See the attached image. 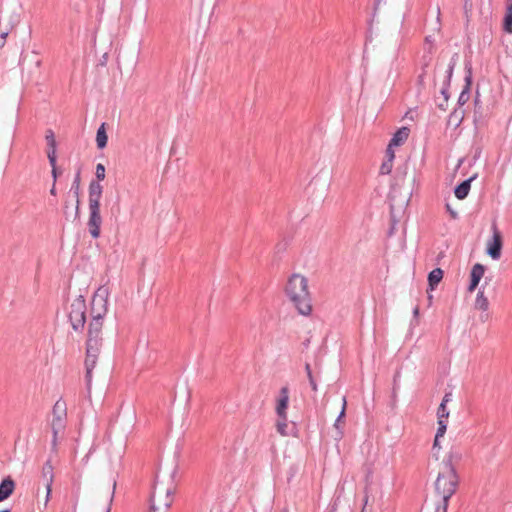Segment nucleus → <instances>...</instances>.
Instances as JSON below:
<instances>
[{
    "mask_svg": "<svg viewBox=\"0 0 512 512\" xmlns=\"http://www.w3.org/2000/svg\"><path fill=\"white\" fill-rule=\"evenodd\" d=\"M106 176V169L105 166L102 163H98L96 165V171H95V181L101 182L105 179Z\"/></svg>",
    "mask_w": 512,
    "mask_h": 512,
    "instance_id": "obj_31",
    "label": "nucleus"
},
{
    "mask_svg": "<svg viewBox=\"0 0 512 512\" xmlns=\"http://www.w3.org/2000/svg\"><path fill=\"white\" fill-rule=\"evenodd\" d=\"M452 400V393H446L442 399L440 405L446 406L448 402Z\"/></svg>",
    "mask_w": 512,
    "mask_h": 512,
    "instance_id": "obj_41",
    "label": "nucleus"
},
{
    "mask_svg": "<svg viewBox=\"0 0 512 512\" xmlns=\"http://www.w3.org/2000/svg\"><path fill=\"white\" fill-rule=\"evenodd\" d=\"M452 216L455 218L457 216V213L456 212H453L452 213Z\"/></svg>",
    "mask_w": 512,
    "mask_h": 512,
    "instance_id": "obj_59",
    "label": "nucleus"
},
{
    "mask_svg": "<svg viewBox=\"0 0 512 512\" xmlns=\"http://www.w3.org/2000/svg\"><path fill=\"white\" fill-rule=\"evenodd\" d=\"M289 405V387L283 386L279 391V396L276 400L275 412L278 418H285L287 416V409Z\"/></svg>",
    "mask_w": 512,
    "mask_h": 512,
    "instance_id": "obj_9",
    "label": "nucleus"
},
{
    "mask_svg": "<svg viewBox=\"0 0 512 512\" xmlns=\"http://www.w3.org/2000/svg\"><path fill=\"white\" fill-rule=\"evenodd\" d=\"M115 487H116V482L114 481V483H113V491L115 490ZM113 494H114V492L112 493L111 499H113ZM111 501H112V500H110V502H111Z\"/></svg>",
    "mask_w": 512,
    "mask_h": 512,
    "instance_id": "obj_54",
    "label": "nucleus"
},
{
    "mask_svg": "<svg viewBox=\"0 0 512 512\" xmlns=\"http://www.w3.org/2000/svg\"><path fill=\"white\" fill-rule=\"evenodd\" d=\"M50 194L54 195V196L56 195V183H54V182H53L52 187L50 189Z\"/></svg>",
    "mask_w": 512,
    "mask_h": 512,
    "instance_id": "obj_44",
    "label": "nucleus"
},
{
    "mask_svg": "<svg viewBox=\"0 0 512 512\" xmlns=\"http://www.w3.org/2000/svg\"><path fill=\"white\" fill-rule=\"evenodd\" d=\"M104 320L91 318L88 324V336H102V328H103Z\"/></svg>",
    "mask_w": 512,
    "mask_h": 512,
    "instance_id": "obj_18",
    "label": "nucleus"
},
{
    "mask_svg": "<svg viewBox=\"0 0 512 512\" xmlns=\"http://www.w3.org/2000/svg\"><path fill=\"white\" fill-rule=\"evenodd\" d=\"M15 490V481L10 477H5L0 482V502L8 499Z\"/></svg>",
    "mask_w": 512,
    "mask_h": 512,
    "instance_id": "obj_12",
    "label": "nucleus"
},
{
    "mask_svg": "<svg viewBox=\"0 0 512 512\" xmlns=\"http://www.w3.org/2000/svg\"><path fill=\"white\" fill-rule=\"evenodd\" d=\"M88 194H89V198H88L89 207L100 206V200H101L102 195H98L97 193H90V192H88Z\"/></svg>",
    "mask_w": 512,
    "mask_h": 512,
    "instance_id": "obj_34",
    "label": "nucleus"
},
{
    "mask_svg": "<svg viewBox=\"0 0 512 512\" xmlns=\"http://www.w3.org/2000/svg\"><path fill=\"white\" fill-rule=\"evenodd\" d=\"M398 377H399V373H396L394 376V390L396 389V383H397Z\"/></svg>",
    "mask_w": 512,
    "mask_h": 512,
    "instance_id": "obj_48",
    "label": "nucleus"
},
{
    "mask_svg": "<svg viewBox=\"0 0 512 512\" xmlns=\"http://www.w3.org/2000/svg\"><path fill=\"white\" fill-rule=\"evenodd\" d=\"M41 477L44 481L45 488H46L45 505H47V503L51 497L52 484L54 481V472H53V466H52L51 459H48L44 463V465L42 467Z\"/></svg>",
    "mask_w": 512,
    "mask_h": 512,
    "instance_id": "obj_8",
    "label": "nucleus"
},
{
    "mask_svg": "<svg viewBox=\"0 0 512 512\" xmlns=\"http://www.w3.org/2000/svg\"><path fill=\"white\" fill-rule=\"evenodd\" d=\"M476 178V175L470 177L469 179L463 181L461 184H459L456 188H455V196L460 199V200H463L467 197L469 191H470V188H471V182Z\"/></svg>",
    "mask_w": 512,
    "mask_h": 512,
    "instance_id": "obj_16",
    "label": "nucleus"
},
{
    "mask_svg": "<svg viewBox=\"0 0 512 512\" xmlns=\"http://www.w3.org/2000/svg\"><path fill=\"white\" fill-rule=\"evenodd\" d=\"M108 296V288L105 286H101L96 290L91 300V318L104 320V317L108 312Z\"/></svg>",
    "mask_w": 512,
    "mask_h": 512,
    "instance_id": "obj_4",
    "label": "nucleus"
},
{
    "mask_svg": "<svg viewBox=\"0 0 512 512\" xmlns=\"http://www.w3.org/2000/svg\"><path fill=\"white\" fill-rule=\"evenodd\" d=\"M465 92H462V94L460 95V98L459 100L462 101V102H465Z\"/></svg>",
    "mask_w": 512,
    "mask_h": 512,
    "instance_id": "obj_50",
    "label": "nucleus"
},
{
    "mask_svg": "<svg viewBox=\"0 0 512 512\" xmlns=\"http://www.w3.org/2000/svg\"><path fill=\"white\" fill-rule=\"evenodd\" d=\"M479 282L480 281L476 278H470V284L468 286V291L473 292L477 288Z\"/></svg>",
    "mask_w": 512,
    "mask_h": 512,
    "instance_id": "obj_40",
    "label": "nucleus"
},
{
    "mask_svg": "<svg viewBox=\"0 0 512 512\" xmlns=\"http://www.w3.org/2000/svg\"><path fill=\"white\" fill-rule=\"evenodd\" d=\"M434 448H436L437 446H439V441L436 442V438L434 439V444H433Z\"/></svg>",
    "mask_w": 512,
    "mask_h": 512,
    "instance_id": "obj_55",
    "label": "nucleus"
},
{
    "mask_svg": "<svg viewBox=\"0 0 512 512\" xmlns=\"http://www.w3.org/2000/svg\"><path fill=\"white\" fill-rule=\"evenodd\" d=\"M106 512H110V505L107 507Z\"/></svg>",
    "mask_w": 512,
    "mask_h": 512,
    "instance_id": "obj_60",
    "label": "nucleus"
},
{
    "mask_svg": "<svg viewBox=\"0 0 512 512\" xmlns=\"http://www.w3.org/2000/svg\"><path fill=\"white\" fill-rule=\"evenodd\" d=\"M465 92H462V94L460 95V98L459 100L462 101V102H465Z\"/></svg>",
    "mask_w": 512,
    "mask_h": 512,
    "instance_id": "obj_49",
    "label": "nucleus"
},
{
    "mask_svg": "<svg viewBox=\"0 0 512 512\" xmlns=\"http://www.w3.org/2000/svg\"><path fill=\"white\" fill-rule=\"evenodd\" d=\"M86 302L82 295H79L70 305L68 320L75 332H83L86 323Z\"/></svg>",
    "mask_w": 512,
    "mask_h": 512,
    "instance_id": "obj_3",
    "label": "nucleus"
},
{
    "mask_svg": "<svg viewBox=\"0 0 512 512\" xmlns=\"http://www.w3.org/2000/svg\"><path fill=\"white\" fill-rule=\"evenodd\" d=\"M49 164L52 167L51 174H52L53 182L56 183L58 176L61 174V171L57 167V159H55V162H53V163L49 162Z\"/></svg>",
    "mask_w": 512,
    "mask_h": 512,
    "instance_id": "obj_37",
    "label": "nucleus"
},
{
    "mask_svg": "<svg viewBox=\"0 0 512 512\" xmlns=\"http://www.w3.org/2000/svg\"><path fill=\"white\" fill-rule=\"evenodd\" d=\"M103 344V338L102 336H88L86 340V347H95L101 349Z\"/></svg>",
    "mask_w": 512,
    "mask_h": 512,
    "instance_id": "obj_25",
    "label": "nucleus"
},
{
    "mask_svg": "<svg viewBox=\"0 0 512 512\" xmlns=\"http://www.w3.org/2000/svg\"><path fill=\"white\" fill-rule=\"evenodd\" d=\"M65 417L66 416V405L65 403H61L57 401L53 406V417Z\"/></svg>",
    "mask_w": 512,
    "mask_h": 512,
    "instance_id": "obj_28",
    "label": "nucleus"
},
{
    "mask_svg": "<svg viewBox=\"0 0 512 512\" xmlns=\"http://www.w3.org/2000/svg\"><path fill=\"white\" fill-rule=\"evenodd\" d=\"M475 309L486 312L489 308V301L488 298L484 295L483 291H479L477 293L476 299H475Z\"/></svg>",
    "mask_w": 512,
    "mask_h": 512,
    "instance_id": "obj_22",
    "label": "nucleus"
},
{
    "mask_svg": "<svg viewBox=\"0 0 512 512\" xmlns=\"http://www.w3.org/2000/svg\"><path fill=\"white\" fill-rule=\"evenodd\" d=\"M56 445H57V436H55V434H53V439H52V446H53V449L56 448Z\"/></svg>",
    "mask_w": 512,
    "mask_h": 512,
    "instance_id": "obj_45",
    "label": "nucleus"
},
{
    "mask_svg": "<svg viewBox=\"0 0 512 512\" xmlns=\"http://www.w3.org/2000/svg\"><path fill=\"white\" fill-rule=\"evenodd\" d=\"M452 70H453V67H452V66H450V69H449V75H451Z\"/></svg>",
    "mask_w": 512,
    "mask_h": 512,
    "instance_id": "obj_58",
    "label": "nucleus"
},
{
    "mask_svg": "<svg viewBox=\"0 0 512 512\" xmlns=\"http://www.w3.org/2000/svg\"><path fill=\"white\" fill-rule=\"evenodd\" d=\"M412 112H413V110H411V109L409 111H407L405 117H409L410 119H413V116L411 115Z\"/></svg>",
    "mask_w": 512,
    "mask_h": 512,
    "instance_id": "obj_47",
    "label": "nucleus"
},
{
    "mask_svg": "<svg viewBox=\"0 0 512 512\" xmlns=\"http://www.w3.org/2000/svg\"><path fill=\"white\" fill-rule=\"evenodd\" d=\"M287 420H288V416H285V418H278L277 420V423H276V428H277V432L280 433L281 435L283 436H286L287 435Z\"/></svg>",
    "mask_w": 512,
    "mask_h": 512,
    "instance_id": "obj_30",
    "label": "nucleus"
},
{
    "mask_svg": "<svg viewBox=\"0 0 512 512\" xmlns=\"http://www.w3.org/2000/svg\"><path fill=\"white\" fill-rule=\"evenodd\" d=\"M432 42H433V40H432L431 36H428L425 38V45L427 46L429 51L431 50Z\"/></svg>",
    "mask_w": 512,
    "mask_h": 512,
    "instance_id": "obj_42",
    "label": "nucleus"
},
{
    "mask_svg": "<svg viewBox=\"0 0 512 512\" xmlns=\"http://www.w3.org/2000/svg\"><path fill=\"white\" fill-rule=\"evenodd\" d=\"M101 349L95 348L93 346L86 347V355H85V380L88 390H90L91 382H92V372L95 368L98 360V356L100 354Z\"/></svg>",
    "mask_w": 512,
    "mask_h": 512,
    "instance_id": "obj_6",
    "label": "nucleus"
},
{
    "mask_svg": "<svg viewBox=\"0 0 512 512\" xmlns=\"http://www.w3.org/2000/svg\"><path fill=\"white\" fill-rule=\"evenodd\" d=\"M458 475L454 465L441 464L435 481V494L432 498L448 504L449 499L456 492Z\"/></svg>",
    "mask_w": 512,
    "mask_h": 512,
    "instance_id": "obj_2",
    "label": "nucleus"
},
{
    "mask_svg": "<svg viewBox=\"0 0 512 512\" xmlns=\"http://www.w3.org/2000/svg\"><path fill=\"white\" fill-rule=\"evenodd\" d=\"M447 507V503L431 497L424 502L421 512H447Z\"/></svg>",
    "mask_w": 512,
    "mask_h": 512,
    "instance_id": "obj_11",
    "label": "nucleus"
},
{
    "mask_svg": "<svg viewBox=\"0 0 512 512\" xmlns=\"http://www.w3.org/2000/svg\"><path fill=\"white\" fill-rule=\"evenodd\" d=\"M443 279V271L441 268L433 269L428 275V284L429 290L433 291L435 287L441 282Z\"/></svg>",
    "mask_w": 512,
    "mask_h": 512,
    "instance_id": "obj_19",
    "label": "nucleus"
},
{
    "mask_svg": "<svg viewBox=\"0 0 512 512\" xmlns=\"http://www.w3.org/2000/svg\"><path fill=\"white\" fill-rule=\"evenodd\" d=\"M465 92H462V94L460 95V98L459 100L462 101V102H465Z\"/></svg>",
    "mask_w": 512,
    "mask_h": 512,
    "instance_id": "obj_51",
    "label": "nucleus"
},
{
    "mask_svg": "<svg viewBox=\"0 0 512 512\" xmlns=\"http://www.w3.org/2000/svg\"><path fill=\"white\" fill-rule=\"evenodd\" d=\"M437 424H438V428H437L436 435H435L436 442H438L439 439L444 436L446 429H447V422L445 420L437 421Z\"/></svg>",
    "mask_w": 512,
    "mask_h": 512,
    "instance_id": "obj_33",
    "label": "nucleus"
},
{
    "mask_svg": "<svg viewBox=\"0 0 512 512\" xmlns=\"http://www.w3.org/2000/svg\"><path fill=\"white\" fill-rule=\"evenodd\" d=\"M8 34V30H0V49L5 45Z\"/></svg>",
    "mask_w": 512,
    "mask_h": 512,
    "instance_id": "obj_39",
    "label": "nucleus"
},
{
    "mask_svg": "<svg viewBox=\"0 0 512 512\" xmlns=\"http://www.w3.org/2000/svg\"><path fill=\"white\" fill-rule=\"evenodd\" d=\"M401 209H396L393 203H390V222L391 226L388 231V235L391 236L394 233L395 226L399 222L398 216H400Z\"/></svg>",
    "mask_w": 512,
    "mask_h": 512,
    "instance_id": "obj_21",
    "label": "nucleus"
},
{
    "mask_svg": "<svg viewBox=\"0 0 512 512\" xmlns=\"http://www.w3.org/2000/svg\"><path fill=\"white\" fill-rule=\"evenodd\" d=\"M413 318L416 319V306L412 309Z\"/></svg>",
    "mask_w": 512,
    "mask_h": 512,
    "instance_id": "obj_52",
    "label": "nucleus"
},
{
    "mask_svg": "<svg viewBox=\"0 0 512 512\" xmlns=\"http://www.w3.org/2000/svg\"><path fill=\"white\" fill-rule=\"evenodd\" d=\"M278 249H284V247L281 246V244H277Z\"/></svg>",
    "mask_w": 512,
    "mask_h": 512,
    "instance_id": "obj_57",
    "label": "nucleus"
},
{
    "mask_svg": "<svg viewBox=\"0 0 512 512\" xmlns=\"http://www.w3.org/2000/svg\"><path fill=\"white\" fill-rule=\"evenodd\" d=\"M438 421L445 420L447 422V419L449 417V411L447 410V406L439 405L438 411H437Z\"/></svg>",
    "mask_w": 512,
    "mask_h": 512,
    "instance_id": "obj_35",
    "label": "nucleus"
},
{
    "mask_svg": "<svg viewBox=\"0 0 512 512\" xmlns=\"http://www.w3.org/2000/svg\"><path fill=\"white\" fill-rule=\"evenodd\" d=\"M81 169L79 168L75 174L74 180L72 182L71 188L69 193L73 194V196L76 198V207H75V218L80 217V200H79V194H80V181H81Z\"/></svg>",
    "mask_w": 512,
    "mask_h": 512,
    "instance_id": "obj_10",
    "label": "nucleus"
},
{
    "mask_svg": "<svg viewBox=\"0 0 512 512\" xmlns=\"http://www.w3.org/2000/svg\"><path fill=\"white\" fill-rule=\"evenodd\" d=\"M504 29L508 33H512V2L509 4L507 8V13L505 16Z\"/></svg>",
    "mask_w": 512,
    "mask_h": 512,
    "instance_id": "obj_26",
    "label": "nucleus"
},
{
    "mask_svg": "<svg viewBox=\"0 0 512 512\" xmlns=\"http://www.w3.org/2000/svg\"><path fill=\"white\" fill-rule=\"evenodd\" d=\"M410 134V128L407 126H403L399 128L392 136L390 140V147H399L403 145Z\"/></svg>",
    "mask_w": 512,
    "mask_h": 512,
    "instance_id": "obj_15",
    "label": "nucleus"
},
{
    "mask_svg": "<svg viewBox=\"0 0 512 512\" xmlns=\"http://www.w3.org/2000/svg\"><path fill=\"white\" fill-rule=\"evenodd\" d=\"M382 1H383V0H375V3H374V13H373V15H375V14H376V11L378 10V7H379V5L381 4V2H382Z\"/></svg>",
    "mask_w": 512,
    "mask_h": 512,
    "instance_id": "obj_43",
    "label": "nucleus"
},
{
    "mask_svg": "<svg viewBox=\"0 0 512 512\" xmlns=\"http://www.w3.org/2000/svg\"><path fill=\"white\" fill-rule=\"evenodd\" d=\"M305 371H306L307 378L309 380V384H310L312 390L314 392H316L317 391V382H316V379H315V377H314V375L312 373V369H311V366H310L309 363L305 364Z\"/></svg>",
    "mask_w": 512,
    "mask_h": 512,
    "instance_id": "obj_27",
    "label": "nucleus"
},
{
    "mask_svg": "<svg viewBox=\"0 0 512 512\" xmlns=\"http://www.w3.org/2000/svg\"><path fill=\"white\" fill-rule=\"evenodd\" d=\"M108 143V135L106 131V123L103 122L96 132V145L99 150L104 149Z\"/></svg>",
    "mask_w": 512,
    "mask_h": 512,
    "instance_id": "obj_17",
    "label": "nucleus"
},
{
    "mask_svg": "<svg viewBox=\"0 0 512 512\" xmlns=\"http://www.w3.org/2000/svg\"><path fill=\"white\" fill-rule=\"evenodd\" d=\"M0 512H11V510L7 508V509L1 510Z\"/></svg>",
    "mask_w": 512,
    "mask_h": 512,
    "instance_id": "obj_56",
    "label": "nucleus"
},
{
    "mask_svg": "<svg viewBox=\"0 0 512 512\" xmlns=\"http://www.w3.org/2000/svg\"><path fill=\"white\" fill-rule=\"evenodd\" d=\"M51 426L53 434H55V436H58V434L62 432L65 428V417H53Z\"/></svg>",
    "mask_w": 512,
    "mask_h": 512,
    "instance_id": "obj_23",
    "label": "nucleus"
},
{
    "mask_svg": "<svg viewBox=\"0 0 512 512\" xmlns=\"http://www.w3.org/2000/svg\"><path fill=\"white\" fill-rule=\"evenodd\" d=\"M45 140H46V143L48 146V151H47L48 160H49V162L53 163V162H55V159H57V155H56L57 143H56L55 134H54L53 130H51V129L46 130Z\"/></svg>",
    "mask_w": 512,
    "mask_h": 512,
    "instance_id": "obj_13",
    "label": "nucleus"
},
{
    "mask_svg": "<svg viewBox=\"0 0 512 512\" xmlns=\"http://www.w3.org/2000/svg\"><path fill=\"white\" fill-rule=\"evenodd\" d=\"M461 459V454L456 450H450L447 454L446 458L443 460L441 464H447L453 465L454 461H458Z\"/></svg>",
    "mask_w": 512,
    "mask_h": 512,
    "instance_id": "obj_29",
    "label": "nucleus"
},
{
    "mask_svg": "<svg viewBox=\"0 0 512 512\" xmlns=\"http://www.w3.org/2000/svg\"><path fill=\"white\" fill-rule=\"evenodd\" d=\"M172 489L168 488L166 489V498L165 501L162 503L161 506H156L155 504V494L150 498V508L148 512H167L168 508L171 506L172 499H171Z\"/></svg>",
    "mask_w": 512,
    "mask_h": 512,
    "instance_id": "obj_14",
    "label": "nucleus"
},
{
    "mask_svg": "<svg viewBox=\"0 0 512 512\" xmlns=\"http://www.w3.org/2000/svg\"><path fill=\"white\" fill-rule=\"evenodd\" d=\"M102 224V217L100 215V206L89 207L88 230L92 238L97 239L100 237V227Z\"/></svg>",
    "mask_w": 512,
    "mask_h": 512,
    "instance_id": "obj_7",
    "label": "nucleus"
},
{
    "mask_svg": "<svg viewBox=\"0 0 512 512\" xmlns=\"http://www.w3.org/2000/svg\"><path fill=\"white\" fill-rule=\"evenodd\" d=\"M285 293L299 314L303 316L310 315L312 305L306 277L293 274L287 281Z\"/></svg>",
    "mask_w": 512,
    "mask_h": 512,
    "instance_id": "obj_1",
    "label": "nucleus"
},
{
    "mask_svg": "<svg viewBox=\"0 0 512 512\" xmlns=\"http://www.w3.org/2000/svg\"><path fill=\"white\" fill-rule=\"evenodd\" d=\"M432 301H433V295L428 292V306L432 305Z\"/></svg>",
    "mask_w": 512,
    "mask_h": 512,
    "instance_id": "obj_46",
    "label": "nucleus"
},
{
    "mask_svg": "<svg viewBox=\"0 0 512 512\" xmlns=\"http://www.w3.org/2000/svg\"><path fill=\"white\" fill-rule=\"evenodd\" d=\"M392 163H393L392 161L385 160L382 163V165L380 166V174H382V175L390 174L392 171V167H393Z\"/></svg>",
    "mask_w": 512,
    "mask_h": 512,
    "instance_id": "obj_36",
    "label": "nucleus"
},
{
    "mask_svg": "<svg viewBox=\"0 0 512 512\" xmlns=\"http://www.w3.org/2000/svg\"><path fill=\"white\" fill-rule=\"evenodd\" d=\"M394 148L395 147H390V143L388 144L387 149H386V154H385L386 160L393 162V160L395 158Z\"/></svg>",
    "mask_w": 512,
    "mask_h": 512,
    "instance_id": "obj_38",
    "label": "nucleus"
},
{
    "mask_svg": "<svg viewBox=\"0 0 512 512\" xmlns=\"http://www.w3.org/2000/svg\"><path fill=\"white\" fill-rule=\"evenodd\" d=\"M484 273H485V266L480 263H476L473 265V267L471 269L470 278H476L480 281L482 279Z\"/></svg>",
    "mask_w": 512,
    "mask_h": 512,
    "instance_id": "obj_24",
    "label": "nucleus"
},
{
    "mask_svg": "<svg viewBox=\"0 0 512 512\" xmlns=\"http://www.w3.org/2000/svg\"><path fill=\"white\" fill-rule=\"evenodd\" d=\"M365 503H367V498L365 499ZM361 512H366V504H364V506H363V508H362Z\"/></svg>",
    "mask_w": 512,
    "mask_h": 512,
    "instance_id": "obj_53",
    "label": "nucleus"
},
{
    "mask_svg": "<svg viewBox=\"0 0 512 512\" xmlns=\"http://www.w3.org/2000/svg\"><path fill=\"white\" fill-rule=\"evenodd\" d=\"M88 192L90 193H97L98 195L103 194V186L100 184V182L91 180L88 187Z\"/></svg>",
    "mask_w": 512,
    "mask_h": 512,
    "instance_id": "obj_32",
    "label": "nucleus"
},
{
    "mask_svg": "<svg viewBox=\"0 0 512 512\" xmlns=\"http://www.w3.org/2000/svg\"><path fill=\"white\" fill-rule=\"evenodd\" d=\"M492 236L486 243V254L493 260H499L502 254L503 237L496 225H492Z\"/></svg>",
    "mask_w": 512,
    "mask_h": 512,
    "instance_id": "obj_5",
    "label": "nucleus"
},
{
    "mask_svg": "<svg viewBox=\"0 0 512 512\" xmlns=\"http://www.w3.org/2000/svg\"><path fill=\"white\" fill-rule=\"evenodd\" d=\"M346 408H347V400H346V397L344 396L342 398V408H341V411H340V413H339L338 417L336 418V420L334 422V425H333L334 428L338 431L337 439H340L343 436V431L340 430V422L346 416Z\"/></svg>",
    "mask_w": 512,
    "mask_h": 512,
    "instance_id": "obj_20",
    "label": "nucleus"
}]
</instances>
